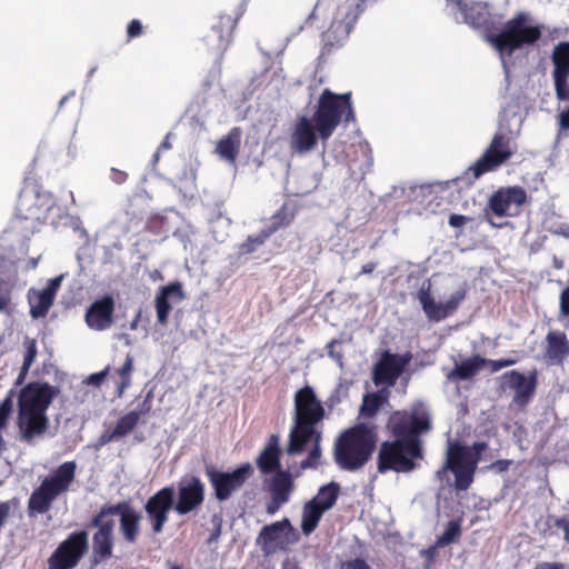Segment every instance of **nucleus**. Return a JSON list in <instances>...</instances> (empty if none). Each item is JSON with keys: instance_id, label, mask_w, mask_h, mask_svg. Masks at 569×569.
I'll use <instances>...</instances> for the list:
<instances>
[{"instance_id": "nucleus-55", "label": "nucleus", "mask_w": 569, "mask_h": 569, "mask_svg": "<svg viewBox=\"0 0 569 569\" xmlns=\"http://www.w3.org/2000/svg\"><path fill=\"white\" fill-rule=\"evenodd\" d=\"M272 234L264 228L257 236H249L248 239L256 247L262 246Z\"/></svg>"}, {"instance_id": "nucleus-50", "label": "nucleus", "mask_w": 569, "mask_h": 569, "mask_svg": "<svg viewBox=\"0 0 569 569\" xmlns=\"http://www.w3.org/2000/svg\"><path fill=\"white\" fill-rule=\"evenodd\" d=\"M143 33V26L140 20L132 19L127 26L128 40L140 37Z\"/></svg>"}, {"instance_id": "nucleus-11", "label": "nucleus", "mask_w": 569, "mask_h": 569, "mask_svg": "<svg viewBox=\"0 0 569 569\" xmlns=\"http://www.w3.org/2000/svg\"><path fill=\"white\" fill-rule=\"evenodd\" d=\"M466 288H459L450 295L447 301L436 302L431 296V283L426 281L419 289L417 297L428 320L439 322L452 316L466 299Z\"/></svg>"}, {"instance_id": "nucleus-51", "label": "nucleus", "mask_w": 569, "mask_h": 569, "mask_svg": "<svg viewBox=\"0 0 569 569\" xmlns=\"http://www.w3.org/2000/svg\"><path fill=\"white\" fill-rule=\"evenodd\" d=\"M553 521V526L563 530V540L569 543V517H550Z\"/></svg>"}, {"instance_id": "nucleus-3", "label": "nucleus", "mask_w": 569, "mask_h": 569, "mask_svg": "<svg viewBox=\"0 0 569 569\" xmlns=\"http://www.w3.org/2000/svg\"><path fill=\"white\" fill-rule=\"evenodd\" d=\"M488 448L487 442L477 441L471 446L461 445L458 441L450 442L446 452L443 466L436 471L435 477L442 482L448 471L455 476V488L458 491H467L473 482L481 453Z\"/></svg>"}, {"instance_id": "nucleus-61", "label": "nucleus", "mask_w": 569, "mask_h": 569, "mask_svg": "<svg viewBox=\"0 0 569 569\" xmlns=\"http://www.w3.org/2000/svg\"><path fill=\"white\" fill-rule=\"evenodd\" d=\"M467 222V217L462 214L452 213L449 217V224L453 228L462 227Z\"/></svg>"}, {"instance_id": "nucleus-63", "label": "nucleus", "mask_w": 569, "mask_h": 569, "mask_svg": "<svg viewBox=\"0 0 569 569\" xmlns=\"http://www.w3.org/2000/svg\"><path fill=\"white\" fill-rule=\"evenodd\" d=\"M254 251H256V247L250 242V240L248 238L240 246V253L241 254H250V253H252Z\"/></svg>"}, {"instance_id": "nucleus-39", "label": "nucleus", "mask_w": 569, "mask_h": 569, "mask_svg": "<svg viewBox=\"0 0 569 569\" xmlns=\"http://www.w3.org/2000/svg\"><path fill=\"white\" fill-rule=\"evenodd\" d=\"M295 211L288 203H283L270 218L271 222L266 229L269 233L273 234L279 229L286 228L291 224L295 219Z\"/></svg>"}, {"instance_id": "nucleus-38", "label": "nucleus", "mask_w": 569, "mask_h": 569, "mask_svg": "<svg viewBox=\"0 0 569 569\" xmlns=\"http://www.w3.org/2000/svg\"><path fill=\"white\" fill-rule=\"evenodd\" d=\"M340 493L339 483L331 481L325 486H321L317 496L310 501H316L317 506L322 510H330L337 502Z\"/></svg>"}, {"instance_id": "nucleus-49", "label": "nucleus", "mask_w": 569, "mask_h": 569, "mask_svg": "<svg viewBox=\"0 0 569 569\" xmlns=\"http://www.w3.org/2000/svg\"><path fill=\"white\" fill-rule=\"evenodd\" d=\"M340 569H373L365 558L356 557L340 563Z\"/></svg>"}, {"instance_id": "nucleus-52", "label": "nucleus", "mask_w": 569, "mask_h": 569, "mask_svg": "<svg viewBox=\"0 0 569 569\" xmlns=\"http://www.w3.org/2000/svg\"><path fill=\"white\" fill-rule=\"evenodd\" d=\"M559 300L560 313L569 318V286L561 291Z\"/></svg>"}, {"instance_id": "nucleus-12", "label": "nucleus", "mask_w": 569, "mask_h": 569, "mask_svg": "<svg viewBox=\"0 0 569 569\" xmlns=\"http://www.w3.org/2000/svg\"><path fill=\"white\" fill-rule=\"evenodd\" d=\"M100 516L106 519L111 516H119V531L124 542L134 545L141 533L142 515L134 509L129 501L118 503H104L100 507Z\"/></svg>"}, {"instance_id": "nucleus-43", "label": "nucleus", "mask_w": 569, "mask_h": 569, "mask_svg": "<svg viewBox=\"0 0 569 569\" xmlns=\"http://www.w3.org/2000/svg\"><path fill=\"white\" fill-rule=\"evenodd\" d=\"M386 397L379 392L367 393L363 396L360 413L366 418H372L385 402Z\"/></svg>"}, {"instance_id": "nucleus-10", "label": "nucleus", "mask_w": 569, "mask_h": 569, "mask_svg": "<svg viewBox=\"0 0 569 569\" xmlns=\"http://www.w3.org/2000/svg\"><path fill=\"white\" fill-rule=\"evenodd\" d=\"M89 548L86 530L71 532L48 559L49 569H72L78 566Z\"/></svg>"}, {"instance_id": "nucleus-30", "label": "nucleus", "mask_w": 569, "mask_h": 569, "mask_svg": "<svg viewBox=\"0 0 569 569\" xmlns=\"http://www.w3.org/2000/svg\"><path fill=\"white\" fill-rule=\"evenodd\" d=\"M136 412H127L120 417L113 428L106 429L98 438L97 448L103 447L111 441H117L128 436L139 425Z\"/></svg>"}, {"instance_id": "nucleus-53", "label": "nucleus", "mask_w": 569, "mask_h": 569, "mask_svg": "<svg viewBox=\"0 0 569 569\" xmlns=\"http://www.w3.org/2000/svg\"><path fill=\"white\" fill-rule=\"evenodd\" d=\"M337 345H340V341L337 340V339H332L331 341H329L326 346V349H327V353L330 358H332L333 360H336L337 362L341 363L342 362V358H343V355L341 352H337L336 351V346Z\"/></svg>"}, {"instance_id": "nucleus-35", "label": "nucleus", "mask_w": 569, "mask_h": 569, "mask_svg": "<svg viewBox=\"0 0 569 569\" xmlns=\"http://www.w3.org/2000/svg\"><path fill=\"white\" fill-rule=\"evenodd\" d=\"M54 299L43 290L37 291L30 289L28 292V302L30 305V316L33 319L43 318L48 315Z\"/></svg>"}, {"instance_id": "nucleus-19", "label": "nucleus", "mask_w": 569, "mask_h": 569, "mask_svg": "<svg viewBox=\"0 0 569 569\" xmlns=\"http://www.w3.org/2000/svg\"><path fill=\"white\" fill-rule=\"evenodd\" d=\"M206 487L197 476L183 478L178 482V498L174 502V511L180 515H188L197 510L204 501Z\"/></svg>"}, {"instance_id": "nucleus-2", "label": "nucleus", "mask_w": 569, "mask_h": 569, "mask_svg": "<svg viewBox=\"0 0 569 569\" xmlns=\"http://www.w3.org/2000/svg\"><path fill=\"white\" fill-rule=\"evenodd\" d=\"M376 443L375 431L366 425H357L343 431L337 439L335 461L342 470H359L370 460Z\"/></svg>"}, {"instance_id": "nucleus-23", "label": "nucleus", "mask_w": 569, "mask_h": 569, "mask_svg": "<svg viewBox=\"0 0 569 569\" xmlns=\"http://www.w3.org/2000/svg\"><path fill=\"white\" fill-rule=\"evenodd\" d=\"M270 500L266 506L268 515H274L290 499L295 489L293 478L289 470L273 473L269 482Z\"/></svg>"}, {"instance_id": "nucleus-31", "label": "nucleus", "mask_w": 569, "mask_h": 569, "mask_svg": "<svg viewBox=\"0 0 569 569\" xmlns=\"http://www.w3.org/2000/svg\"><path fill=\"white\" fill-rule=\"evenodd\" d=\"M293 528L288 518L264 526L258 536V542L264 548L281 547L284 542V535L292 531Z\"/></svg>"}, {"instance_id": "nucleus-62", "label": "nucleus", "mask_w": 569, "mask_h": 569, "mask_svg": "<svg viewBox=\"0 0 569 569\" xmlns=\"http://www.w3.org/2000/svg\"><path fill=\"white\" fill-rule=\"evenodd\" d=\"M111 173H112V176H111L112 180L118 184L123 183L128 178L127 172L118 170V169H112Z\"/></svg>"}, {"instance_id": "nucleus-29", "label": "nucleus", "mask_w": 569, "mask_h": 569, "mask_svg": "<svg viewBox=\"0 0 569 569\" xmlns=\"http://www.w3.org/2000/svg\"><path fill=\"white\" fill-rule=\"evenodd\" d=\"M317 435H322V432L317 429V426L293 421V426L289 435L287 452L289 455L301 453L308 442L316 441Z\"/></svg>"}, {"instance_id": "nucleus-7", "label": "nucleus", "mask_w": 569, "mask_h": 569, "mask_svg": "<svg viewBox=\"0 0 569 569\" xmlns=\"http://www.w3.org/2000/svg\"><path fill=\"white\" fill-rule=\"evenodd\" d=\"M387 428L395 438L406 442L412 441L422 448L420 437L432 429L431 415L422 403H417L409 410L392 412Z\"/></svg>"}, {"instance_id": "nucleus-14", "label": "nucleus", "mask_w": 569, "mask_h": 569, "mask_svg": "<svg viewBox=\"0 0 569 569\" xmlns=\"http://www.w3.org/2000/svg\"><path fill=\"white\" fill-rule=\"evenodd\" d=\"M527 200L528 196L522 187H501L490 196L485 216L488 217L491 212L497 217H517Z\"/></svg>"}, {"instance_id": "nucleus-42", "label": "nucleus", "mask_w": 569, "mask_h": 569, "mask_svg": "<svg viewBox=\"0 0 569 569\" xmlns=\"http://www.w3.org/2000/svg\"><path fill=\"white\" fill-rule=\"evenodd\" d=\"M132 372L133 357L130 353H127L123 365L116 371L119 377V380L117 381V390L119 397H121L123 391L131 385Z\"/></svg>"}, {"instance_id": "nucleus-56", "label": "nucleus", "mask_w": 569, "mask_h": 569, "mask_svg": "<svg viewBox=\"0 0 569 569\" xmlns=\"http://www.w3.org/2000/svg\"><path fill=\"white\" fill-rule=\"evenodd\" d=\"M61 280H62L61 276L50 279L47 287L43 288L42 290L46 291L47 293H49V296H52V298L54 299L56 293L60 288Z\"/></svg>"}, {"instance_id": "nucleus-20", "label": "nucleus", "mask_w": 569, "mask_h": 569, "mask_svg": "<svg viewBox=\"0 0 569 569\" xmlns=\"http://www.w3.org/2000/svg\"><path fill=\"white\" fill-rule=\"evenodd\" d=\"M325 418V409L313 389L306 386L295 395L293 421L317 426Z\"/></svg>"}, {"instance_id": "nucleus-17", "label": "nucleus", "mask_w": 569, "mask_h": 569, "mask_svg": "<svg viewBox=\"0 0 569 569\" xmlns=\"http://www.w3.org/2000/svg\"><path fill=\"white\" fill-rule=\"evenodd\" d=\"M114 526V520L100 516V510L91 518L89 527L97 529L92 536V562L94 565L112 557Z\"/></svg>"}, {"instance_id": "nucleus-47", "label": "nucleus", "mask_w": 569, "mask_h": 569, "mask_svg": "<svg viewBox=\"0 0 569 569\" xmlns=\"http://www.w3.org/2000/svg\"><path fill=\"white\" fill-rule=\"evenodd\" d=\"M517 363V359L515 358H507V359H486L485 358V366H488L490 368L491 372H498L499 370L513 366Z\"/></svg>"}, {"instance_id": "nucleus-58", "label": "nucleus", "mask_w": 569, "mask_h": 569, "mask_svg": "<svg viewBox=\"0 0 569 569\" xmlns=\"http://www.w3.org/2000/svg\"><path fill=\"white\" fill-rule=\"evenodd\" d=\"M109 370H110V368L106 367L102 371L90 375L88 378V382L93 386H100V383L104 380V378L109 373Z\"/></svg>"}, {"instance_id": "nucleus-28", "label": "nucleus", "mask_w": 569, "mask_h": 569, "mask_svg": "<svg viewBox=\"0 0 569 569\" xmlns=\"http://www.w3.org/2000/svg\"><path fill=\"white\" fill-rule=\"evenodd\" d=\"M357 14H353L352 18H349V13L347 12L345 19L342 21L333 20L329 29L322 33V50L321 54H330L333 49L341 47L345 38L349 33L348 27L355 22Z\"/></svg>"}, {"instance_id": "nucleus-32", "label": "nucleus", "mask_w": 569, "mask_h": 569, "mask_svg": "<svg viewBox=\"0 0 569 569\" xmlns=\"http://www.w3.org/2000/svg\"><path fill=\"white\" fill-rule=\"evenodd\" d=\"M241 13L228 14L221 13L217 22L212 26V36L217 38V48L224 50L231 41L233 30L238 23Z\"/></svg>"}, {"instance_id": "nucleus-59", "label": "nucleus", "mask_w": 569, "mask_h": 569, "mask_svg": "<svg viewBox=\"0 0 569 569\" xmlns=\"http://www.w3.org/2000/svg\"><path fill=\"white\" fill-rule=\"evenodd\" d=\"M533 569H568L567 568V565L563 563V562H557V561H553V562H549V561H543V562H539L536 565V567Z\"/></svg>"}, {"instance_id": "nucleus-5", "label": "nucleus", "mask_w": 569, "mask_h": 569, "mask_svg": "<svg viewBox=\"0 0 569 569\" xmlns=\"http://www.w3.org/2000/svg\"><path fill=\"white\" fill-rule=\"evenodd\" d=\"M76 461L61 463L50 476L46 477L36 488L28 500V512L32 515L47 513L52 502L62 493L69 491L76 478Z\"/></svg>"}, {"instance_id": "nucleus-13", "label": "nucleus", "mask_w": 569, "mask_h": 569, "mask_svg": "<svg viewBox=\"0 0 569 569\" xmlns=\"http://www.w3.org/2000/svg\"><path fill=\"white\" fill-rule=\"evenodd\" d=\"M510 142L511 139L507 134L497 132L483 154L469 168L473 178L478 179L507 162L513 154Z\"/></svg>"}, {"instance_id": "nucleus-9", "label": "nucleus", "mask_w": 569, "mask_h": 569, "mask_svg": "<svg viewBox=\"0 0 569 569\" xmlns=\"http://www.w3.org/2000/svg\"><path fill=\"white\" fill-rule=\"evenodd\" d=\"M204 475L213 489L216 499L226 501L243 487L253 475V468L250 462H244L232 471H222L213 465H208L204 468Z\"/></svg>"}, {"instance_id": "nucleus-18", "label": "nucleus", "mask_w": 569, "mask_h": 569, "mask_svg": "<svg viewBox=\"0 0 569 569\" xmlns=\"http://www.w3.org/2000/svg\"><path fill=\"white\" fill-rule=\"evenodd\" d=\"M410 355L391 353L386 350L372 369V381L376 386L393 387L410 361Z\"/></svg>"}, {"instance_id": "nucleus-44", "label": "nucleus", "mask_w": 569, "mask_h": 569, "mask_svg": "<svg viewBox=\"0 0 569 569\" xmlns=\"http://www.w3.org/2000/svg\"><path fill=\"white\" fill-rule=\"evenodd\" d=\"M16 390L10 389L6 398L0 402V431L6 430L9 425V418L13 411V399Z\"/></svg>"}, {"instance_id": "nucleus-48", "label": "nucleus", "mask_w": 569, "mask_h": 569, "mask_svg": "<svg viewBox=\"0 0 569 569\" xmlns=\"http://www.w3.org/2000/svg\"><path fill=\"white\" fill-rule=\"evenodd\" d=\"M152 399L153 392L152 390H150L144 396L143 401L138 405L137 409L131 410L130 412H136L138 416V420L140 421L141 416H146L152 410Z\"/></svg>"}, {"instance_id": "nucleus-57", "label": "nucleus", "mask_w": 569, "mask_h": 569, "mask_svg": "<svg viewBox=\"0 0 569 569\" xmlns=\"http://www.w3.org/2000/svg\"><path fill=\"white\" fill-rule=\"evenodd\" d=\"M11 512V502L10 501H3L0 502V530L6 525L9 516Z\"/></svg>"}, {"instance_id": "nucleus-8", "label": "nucleus", "mask_w": 569, "mask_h": 569, "mask_svg": "<svg viewBox=\"0 0 569 569\" xmlns=\"http://www.w3.org/2000/svg\"><path fill=\"white\" fill-rule=\"evenodd\" d=\"M50 208L51 199L48 194L34 188L24 187L19 193L14 217L21 222L22 230L33 233L44 223Z\"/></svg>"}, {"instance_id": "nucleus-64", "label": "nucleus", "mask_w": 569, "mask_h": 569, "mask_svg": "<svg viewBox=\"0 0 569 569\" xmlns=\"http://www.w3.org/2000/svg\"><path fill=\"white\" fill-rule=\"evenodd\" d=\"M511 461L510 460H497L495 461L491 467L497 469L499 472L508 470L510 467Z\"/></svg>"}, {"instance_id": "nucleus-26", "label": "nucleus", "mask_w": 569, "mask_h": 569, "mask_svg": "<svg viewBox=\"0 0 569 569\" xmlns=\"http://www.w3.org/2000/svg\"><path fill=\"white\" fill-rule=\"evenodd\" d=\"M170 298L177 301L184 299V292L181 282H170L169 284L161 287L156 295L154 306L157 311V321L162 326L168 323L169 315L172 310V307L169 303Z\"/></svg>"}, {"instance_id": "nucleus-37", "label": "nucleus", "mask_w": 569, "mask_h": 569, "mask_svg": "<svg viewBox=\"0 0 569 569\" xmlns=\"http://www.w3.org/2000/svg\"><path fill=\"white\" fill-rule=\"evenodd\" d=\"M326 511L317 506L316 501H308L302 509L301 530L305 536L312 533L318 527Z\"/></svg>"}, {"instance_id": "nucleus-6", "label": "nucleus", "mask_w": 569, "mask_h": 569, "mask_svg": "<svg viewBox=\"0 0 569 569\" xmlns=\"http://www.w3.org/2000/svg\"><path fill=\"white\" fill-rule=\"evenodd\" d=\"M423 449L412 441L401 439L386 440L380 443L377 455V470L383 475L389 471L407 473L413 471L418 465L417 459H422Z\"/></svg>"}, {"instance_id": "nucleus-45", "label": "nucleus", "mask_w": 569, "mask_h": 569, "mask_svg": "<svg viewBox=\"0 0 569 569\" xmlns=\"http://www.w3.org/2000/svg\"><path fill=\"white\" fill-rule=\"evenodd\" d=\"M321 439H322V435L316 436V441L313 442V446H312L311 450L309 451L308 457L301 461L302 469L318 467L319 460L321 457V448H320Z\"/></svg>"}, {"instance_id": "nucleus-54", "label": "nucleus", "mask_w": 569, "mask_h": 569, "mask_svg": "<svg viewBox=\"0 0 569 569\" xmlns=\"http://www.w3.org/2000/svg\"><path fill=\"white\" fill-rule=\"evenodd\" d=\"M221 522L222 521H221L220 517H218V516L212 517V523L214 525V527H213V529L208 538V541H207L209 545L212 542H216L219 539V537L221 535Z\"/></svg>"}, {"instance_id": "nucleus-22", "label": "nucleus", "mask_w": 569, "mask_h": 569, "mask_svg": "<svg viewBox=\"0 0 569 569\" xmlns=\"http://www.w3.org/2000/svg\"><path fill=\"white\" fill-rule=\"evenodd\" d=\"M114 299L111 295L94 300L86 310L84 321L94 331H106L114 322Z\"/></svg>"}, {"instance_id": "nucleus-24", "label": "nucleus", "mask_w": 569, "mask_h": 569, "mask_svg": "<svg viewBox=\"0 0 569 569\" xmlns=\"http://www.w3.org/2000/svg\"><path fill=\"white\" fill-rule=\"evenodd\" d=\"M508 388L515 390L513 401L519 406H526L532 398L537 388V371L533 370L526 377L523 373L511 370L503 373Z\"/></svg>"}, {"instance_id": "nucleus-33", "label": "nucleus", "mask_w": 569, "mask_h": 569, "mask_svg": "<svg viewBox=\"0 0 569 569\" xmlns=\"http://www.w3.org/2000/svg\"><path fill=\"white\" fill-rule=\"evenodd\" d=\"M546 358L552 363L561 365L569 357V341L562 331H550L547 337Z\"/></svg>"}, {"instance_id": "nucleus-27", "label": "nucleus", "mask_w": 569, "mask_h": 569, "mask_svg": "<svg viewBox=\"0 0 569 569\" xmlns=\"http://www.w3.org/2000/svg\"><path fill=\"white\" fill-rule=\"evenodd\" d=\"M17 425L20 432V439L31 443L36 437L46 432L49 427V419L47 415L18 411Z\"/></svg>"}, {"instance_id": "nucleus-36", "label": "nucleus", "mask_w": 569, "mask_h": 569, "mask_svg": "<svg viewBox=\"0 0 569 569\" xmlns=\"http://www.w3.org/2000/svg\"><path fill=\"white\" fill-rule=\"evenodd\" d=\"M240 147V131L238 128L232 129L217 144L219 156L230 162H234Z\"/></svg>"}, {"instance_id": "nucleus-60", "label": "nucleus", "mask_w": 569, "mask_h": 569, "mask_svg": "<svg viewBox=\"0 0 569 569\" xmlns=\"http://www.w3.org/2000/svg\"><path fill=\"white\" fill-rule=\"evenodd\" d=\"M558 122L561 130H569V107L559 113Z\"/></svg>"}, {"instance_id": "nucleus-15", "label": "nucleus", "mask_w": 569, "mask_h": 569, "mask_svg": "<svg viewBox=\"0 0 569 569\" xmlns=\"http://www.w3.org/2000/svg\"><path fill=\"white\" fill-rule=\"evenodd\" d=\"M57 393V387L48 383L30 382L19 392L18 411L46 415Z\"/></svg>"}, {"instance_id": "nucleus-46", "label": "nucleus", "mask_w": 569, "mask_h": 569, "mask_svg": "<svg viewBox=\"0 0 569 569\" xmlns=\"http://www.w3.org/2000/svg\"><path fill=\"white\" fill-rule=\"evenodd\" d=\"M460 536V525L457 521H449L442 536L440 537V543L449 545L453 542Z\"/></svg>"}, {"instance_id": "nucleus-41", "label": "nucleus", "mask_w": 569, "mask_h": 569, "mask_svg": "<svg viewBox=\"0 0 569 569\" xmlns=\"http://www.w3.org/2000/svg\"><path fill=\"white\" fill-rule=\"evenodd\" d=\"M466 21L472 27L479 28L487 23L488 11L479 3L466 6L462 10Z\"/></svg>"}, {"instance_id": "nucleus-16", "label": "nucleus", "mask_w": 569, "mask_h": 569, "mask_svg": "<svg viewBox=\"0 0 569 569\" xmlns=\"http://www.w3.org/2000/svg\"><path fill=\"white\" fill-rule=\"evenodd\" d=\"M144 511L153 533L162 532L169 520V512L174 510V488L167 486L158 490L146 501Z\"/></svg>"}, {"instance_id": "nucleus-1", "label": "nucleus", "mask_w": 569, "mask_h": 569, "mask_svg": "<svg viewBox=\"0 0 569 569\" xmlns=\"http://www.w3.org/2000/svg\"><path fill=\"white\" fill-rule=\"evenodd\" d=\"M356 120L351 92L336 93L325 89L318 98L311 117L300 116L292 124L290 148L299 154L315 150L318 141L326 143L340 123Z\"/></svg>"}, {"instance_id": "nucleus-34", "label": "nucleus", "mask_w": 569, "mask_h": 569, "mask_svg": "<svg viewBox=\"0 0 569 569\" xmlns=\"http://www.w3.org/2000/svg\"><path fill=\"white\" fill-rule=\"evenodd\" d=\"M482 367H485V358L480 355H473L457 363L448 375V378L458 381L468 380L475 377Z\"/></svg>"}, {"instance_id": "nucleus-25", "label": "nucleus", "mask_w": 569, "mask_h": 569, "mask_svg": "<svg viewBox=\"0 0 569 569\" xmlns=\"http://www.w3.org/2000/svg\"><path fill=\"white\" fill-rule=\"evenodd\" d=\"M256 465L262 475H272L282 471L281 468V448L280 438L272 433L267 443L256 458Z\"/></svg>"}, {"instance_id": "nucleus-21", "label": "nucleus", "mask_w": 569, "mask_h": 569, "mask_svg": "<svg viewBox=\"0 0 569 569\" xmlns=\"http://www.w3.org/2000/svg\"><path fill=\"white\" fill-rule=\"evenodd\" d=\"M550 60L552 63V81L557 99L568 97L569 81V41H560L552 48Z\"/></svg>"}, {"instance_id": "nucleus-4", "label": "nucleus", "mask_w": 569, "mask_h": 569, "mask_svg": "<svg viewBox=\"0 0 569 569\" xmlns=\"http://www.w3.org/2000/svg\"><path fill=\"white\" fill-rule=\"evenodd\" d=\"M530 22L531 18L527 12H518L505 23L500 32L487 33L486 40L501 54L511 56L540 40L542 27Z\"/></svg>"}, {"instance_id": "nucleus-40", "label": "nucleus", "mask_w": 569, "mask_h": 569, "mask_svg": "<svg viewBox=\"0 0 569 569\" xmlns=\"http://www.w3.org/2000/svg\"><path fill=\"white\" fill-rule=\"evenodd\" d=\"M23 346L26 349L24 356H23V363L19 373V377L17 379V385L21 383L28 371L30 370V367L36 360L38 349H37V341L32 338L26 337L23 340Z\"/></svg>"}]
</instances>
